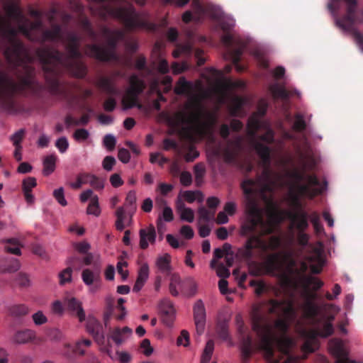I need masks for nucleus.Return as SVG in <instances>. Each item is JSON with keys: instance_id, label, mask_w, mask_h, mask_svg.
Here are the masks:
<instances>
[{"instance_id": "nucleus-1", "label": "nucleus", "mask_w": 363, "mask_h": 363, "mask_svg": "<svg viewBox=\"0 0 363 363\" xmlns=\"http://www.w3.org/2000/svg\"><path fill=\"white\" fill-rule=\"evenodd\" d=\"M284 172L279 175L265 169L257 181L243 182L247 202L242 233H270L286 218L291 220V229L302 232L308 228L307 214L301 208L300 199H311L320 194L323 187L304 169L284 167Z\"/></svg>"}, {"instance_id": "nucleus-2", "label": "nucleus", "mask_w": 363, "mask_h": 363, "mask_svg": "<svg viewBox=\"0 0 363 363\" xmlns=\"http://www.w3.org/2000/svg\"><path fill=\"white\" fill-rule=\"evenodd\" d=\"M174 91L177 94H186L188 100L182 110L169 118V124L181 128L182 135L193 141L210 134L216 121V113L203 106L201 101L206 98V93L201 85L193 86L184 77H181Z\"/></svg>"}, {"instance_id": "nucleus-3", "label": "nucleus", "mask_w": 363, "mask_h": 363, "mask_svg": "<svg viewBox=\"0 0 363 363\" xmlns=\"http://www.w3.org/2000/svg\"><path fill=\"white\" fill-rule=\"evenodd\" d=\"M270 313L282 315L284 319H278L272 325L264 317L255 316L253 320V330L259 337V347L264 351L265 358L272 361L274 343L279 351L286 356L283 363H299L297 357L289 354L294 341L286 333L289 324L296 317V311L289 301H271L267 306Z\"/></svg>"}, {"instance_id": "nucleus-4", "label": "nucleus", "mask_w": 363, "mask_h": 363, "mask_svg": "<svg viewBox=\"0 0 363 363\" xmlns=\"http://www.w3.org/2000/svg\"><path fill=\"white\" fill-rule=\"evenodd\" d=\"M289 257L282 253L274 254L267 257L260 264V273L279 277L286 284H294L296 288H302L305 293L310 290H317L323 282L317 278L305 276L303 273L311 268L313 273H319L325 263L323 247L318 243L313 248L306 261L301 264L300 269H294V263L288 264Z\"/></svg>"}, {"instance_id": "nucleus-5", "label": "nucleus", "mask_w": 363, "mask_h": 363, "mask_svg": "<svg viewBox=\"0 0 363 363\" xmlns=\"http://www.w3.org/2000/svg\"><path fill=\"white\" fill-rule=\"evenodd\" d=\"M6 16H0V28L3 32L4 37L9 43L5 50L7 58L13 62H18L24 55L25 50L21 43L15 38L18 33H22L30 39L38 40L33 33H41L42 30L39 23H30L21 15L18 7L15 4L9 5L6 7Z\"/></svg>"}, {"instance_id": "nucleus-6", "label": "nucleus", "mask_w": 363, "mask_h": 363, "mask_svg": "<svg viewBox=\"0 0 363 363\" xmlns=\"http://www.w3.org/2000/svg\"><path fill=\"white\" fill-rule=\"evenodd\" d=\"M303 318L308 323H314L313 330L303 329L301 323L296 325L297 332L306 338L303 346L305 352H312L318 347L317 337H326L333 333L332 320L333 317L322 316L318 313V308L311 301H306L303 307Z\"/></svg>"}, {"instance_id": "nucleus-7", "label": "nucleus", "mask_w": 363, "mask_h": 363, "mask_svg": "<svg viewBox=\"0 0 363 363\" xmlns=\"http://www.w3.org/2000/svg\"><path fill=\"white\" fill-rule=\"evenodd\" d=\"M343 3L347 7L346 16L341 19L337 18L335 23L343 32L351 33L357 45L363 52V36L354 29L355 25L363 22V9L358 12L356 11V0H331L328 4V9L333 15Z\"/></svg>"}, {"instance_id": "nucleus-8", "label": "nucleus", "mask_w": 363, "mask_h": 363, "mask_svg": "<svg viewBox=\"0 0 363 363\" xmlns=\"http://www.w3.org/2000/svg\"><path fill=\"white\" fill-rule=\"evenodd\" d=\"M266 104L260 105L257 112L253 114L249 119L247 123L248 134L251 137L252 145L258 155L264 162H267L269 157V150L260 142L254 141L255 133L257 130L263 128L266 130L265 134L262 137L261 140L266 143H270L273 138V133L266 123L259 121V117L263 116L266 111Z\"/></svg>"}, {"instance_id": "nucleus-9", "label": "nucleus", "mask_w": 363, "mask_h": 363, "mask_svg": "<svg viewBox=\"0 0 363 363\" xmlns=\"http://www.w3.org/2000/svg\"><path fill=\"white\" fill-rule=\"evenodd\" d=\"M244 85L245 83L242 81H232L230 79L225 78L222 88L219 89L220 91L218 92L216 100L219 103H225L229 101L231 113L233 115H238L240 108L247 103V101L245 99L234 96L232 90L235 88H242Z\"/></svg>"}, {"instance_id": "nucleus-10", "label": "nucleus", "mask_w": 363, "mask_h": 363, "mask_svg": "<svg viewBox=\"0 0 363 363\" xmlns=\"http://www.w3.org/2000/svg\"><path fill=\"white\" fill-rule=\"evenodd\" d=\"M203 77L206 79L211 86V90L205 91L206 98L211 97L216 99L219 89L222 88L225 77L221 72L213 68L206 69L203 73Z\"/></svg>"}, {"instance_id": "nucleus-11", "label": "nucleus", "mask_w": 363, "mask_h": 363, "mask_svg": "<svg viewBox=\"0 0 363 363\" xmlns=\"http://www.w3.org/2000/svg\"><path fill=\"white\" fill-rule=\"evenodd\" d=\"M144 88V83L138 77L133 75L130 78V86L122 99L124 109L132 108L136 105L137 96Z\"/></svg>"}, {"instance_id": "nucleus-12", "label": "nucleus", "mask_w": 363, "mask_h": 363, "mask_svg": "<svg viewBox=\"0 0 363 363\" xmlns=\"http://www.w3.org/2000/svg\"><path fill=\"white\" fill-rule=\"evenodd\" d=\"M82 279L88 287L91 294L96 293L101 287V279L99 270L84 269L82 272Z\"/></svg>"}, {"instance_id": "nucleus-13", "label": "nucleus", "mask_w": 363, "mask_h": 363, "mask_svg": "<svg viewBox=\"0 0 363 363\" xmlns=\"http://www.w3.org/2000/svg\"><path fill=\"white\" fill-rule=\"evenodd\" d=\"M281 245V240L276 237H272L268 242H266L257 235H252L249 238L246 243V247L248 250L252 248H259L262 250H274Z\"/></svg>"}, {"instance_id": "nucleus-14", "label": "nucleus", "mask_w": 363, "mask_h": 363, "mask_svg": "<svg viewBox=\"0 0 363 363\" xmlns=\"http://www.w3.org/2000/svg\"><path fill=\"white\" fill-rule=\"evenodd\" d=\"M65 309L72 316L78 318L80 323L85 320V311L82 306V303L74 297L67 298L65 300Z\"/></svg>"}, {"instance_id": "nucleus-15", "label": "nucleus", "mask_w": 363, "mask_h": 363, "mask_svg": "<svg viewBox=\"0 0 363 363\" xmlns=\"http://www.w3.org/2000/svg\"><path fill=\"white\" fill-rule=\"evenodd\" d=\"M159 310L163 323L171 327L175 319V309L171 301L168 299L162 300L159 305Z\"/></svg>"}, {"instance_id": "nucleus-16", "label": "nucleus", "mask_w": 363, "mask_h": 363, "mask_svg": "<svg viewBox=\"0 0 363 363\" xmlns=\"http://www.w3.org/2000/svg\"><path fill=\"white\" fill-rule=\"evenodd\" d=\"M140 235V247L145 250L150 245L155 244L156 241V231L152 225H149L146 228L141 229Z\"/></svg>"}, {"instance_id": "nucleus-17", "label": "nucleus", "mask_w": 363, "mask_h": 363, "mask_svg": "<svg viewBox=\"0 0 363 363\" xmlns=\"http://www.w3.org/2000/svg\"><path fill=\"white\" fill-rule=\"evenodd\" d=\"M194 320L197 332L202 333L206 323V311L201 301H198L194 308Z\"/></svg>"}, {"instance_id": "nucleus-18", "label": "nucleus", "mask_w": 363, "mask_h": 363, "mask_svg": "<svg viewBox=\"0 0 363 363\" xmlns=\"http://www.w3.org/2000/svg\"><path fill=\"white\" fill-rule=\"evenodd\" d=\"M211 9L215 10L216 13L212 14L214 18L218 19V23L220 28L225 31L228 32L232 28L235 26V20L230 16L225 15L221 9L218 7H211Z\"/></svg>"}, {"instance_id": "nucleus-19", "label": "nucleus", "mask_w": 363, "mask_h": 363, "mask_svg": "<svg viewBox=\"0 0 363 363\" xmlns=\"http://www.w3.org/2000/svg\"><path fill=\"white\" fill-rule=\"evenodd\" d=\"M177 211L182 221L192 223L194 220V211L185 206L182 199L179 198L176 202Z\"/></svg>"}, {"instance_id": "nucleus-20", "label": "nucleus", "mask_w": 363, "mask_h": 363, "mask_svg": "<svg viewBox=\"0 0 363 363\" xmlns=\"http://www.w3.org/2000/svg\"><path fill=\"white\" fill-rule=\"evenodd\" d=\"M132 333V330L128 327H124L122 329L116 328L111 332L108 339H111L117 345H121L130 337Z\"/></svg>"}, {"instance_id": "nucleus-21", "label": "nucleus", "mask_w": 363, "mask_h": 363, "mask_svg": "<svg viewBox=\"0 0 363 363\" xmlns=\"http://www.w3.org/2000/svg\"><path fill=\"white\" fill-rule=\"evenodd\" d=\"M100 324L99 321L94 318L89 317L86 323V330L89 333L93 335L97 343L100 345V348L104 345V336L99 334Z\"/></svg>"}, {"instance_id": "nucleus-22", "label": "nucleus", "mask_w": 363, "mask_h": 363, "mask_svg": "<svg viewBox=\"0 0 363 363\" xmlns=\"http://www.w3.org/2000/svg\"><path fill=\"white\" fill-rule=\"evenodd\" d=\"M41 60L45 64L44 69L47 71H52L53 69L49 67V65H53L56 66L58 64L65 65L63 62L62 56L57 52L46 51L45 56L41 57Z\"/></svg>"}, {"instance_id": "nucleus-23", "label": "nucleus", "mask_w": 363, "mask_h": 363, "mask_svg": "<svg viewBox=\"0 0 363 363\" xmlns=\"http://www.w3.org/2000/svg\"><path fill=\"white\" fill-rule=\"evenodd\" d=\"M149 272L150 270L148 264L147 263H143L138 270L137 280L133 289V291L138 292L142 289L144 284L148 279Z\"/></svg>"}, {"instance_id": "nucleus-24", "label": "nucleus", "mask_w": 363, "mask_h": 363, "mask_svg": "<svg viewBox=\"0 0 363 363\" xmlns=\"http://www.w3.org/2000/svg\"><path fill=\"white\" fill-rule=\"evenodd\" d=\"M118 16L123 18L129 27L138 25V14L131 6L120 9Z\"/></svg>"}, {"instance_id": "nucleus-25", "label": "nucleus", "mask_w": 363, "mask_h": 363, "mask_svg": "<svg viewBox=\"0 0 363 363\" xmlns=\"http://www.w3.org/2000/svg\"><path fill=\"white\" fill-rule=\"evenodd\" d=\"M35 339V333L32 330L17 331L13 337V342L16 344H26Z\"/></svg>"}, {"instance_id": "nucleus-26", "label": "nucleus", "mask_w": 363, "mask_h": 363, "mask_svg": "<svg viewBox=\"0 0 363 363\" xmlns=\"http://www.w3.org/2000/svg\"><path fill=\"white\" fill-rule=\"evenodd\" d=\"M174 220V213L172 208L168 206L166 202L164 203L161 212L158 215L157 225L160 229L164 222L169 223Z\"/></svg>"}, {"instance_id": "nucleus-27", "label": "nucleus", "mask_w": 363, "mask_h": 363, "mask_svg": "<svg viewBox=\"0 0 363 363\" xmlns=\"http://www.w3.org/2000/svg\"><path fill=\"white\" fill-rule=\"evenodd\" d=\"M101 351L106 352L111 359L118 358L121 363H128L130 361L131 357L129 353L126 352H117L113 354L108 345L101 346Z\"/></svg>"}, {"instance_id": "nucleus-28", "label": "nucleus", "mask_w": 363, "mask_h": 363, "mask_svg": "<svg viewBox=\"0 0 363 363\" xmlns=\"http://www.w3.org/2000/svg\"><path fill=\"white\" fill-rule=\"evenodd\" d=\"M189 1L190 0H177L175 1V4L177 6L182 7L186 5ZM192 6L194 12V18L195 19H199L201 16L208 12L203 8L199 0H192Z\"/></svg>"}, {"instance_id": "nucleus-29", "label": "nucleus", "mask_w": 363, "mask_h": 363, "mask_svg": "<svg viewBox=\"0 0 363 363\" xmlns=\"http://www.w3.org/2000/svg\"><path fill=\"white\" fill-rule=\"evenodd\" d=\"M170 263L171 256L167 253L158 256L155 262L157 267L163 273H169L171 272Z\"/></svg>"}, {"instance_id": "nucleus-30", "label": "nucleus", "mask_w": 363, "mask_h": 363, "mask_svg": "<svg viewBox=\"0 0 363 363\" xmlns=\"http://www.w3.org/2000/svg\"><path fill=\"white\" fill-rule=\"evenodd\" d=\"M15 90V85L4 74L0 73V94H9Z\"/></svg>"}, {"instance_id": "nucleus-31", "label": "nucleus", "mask_w": 363, "mask_h": 363, "mask_svg": "<svg viewBox=\"0 0 363 363\" xmlns=\"http://www.w3.org/2000/svg\"><path fill=\"white\" fill-rule=\"evenodd\" d=\"M117 217L116 221V228L119 230H123L130 223V219H128L125 215V211L123 207H120L116 212Z\"/></svg>"}, {"instance_id": "nucleus-32", "label": "nucleus", "mask_w": 363, "mask_h": 363, "mask_svg": "<svg viewBox=\"0 0 363 363\" xmlns=\"http://www.w3.org/2000/svg\"><path fill=\"white\" fill-rule=\"evenodd\" d=\"M56 160L57 157L54 155H50L45 157L43 160V174L45 175H49L54 172Z\"/></svg>"}, {"instance_id": "nucleus-33", "label": "nucleus", "mask_w": 363, "mask_h": 363, "mask_svg": "<svg viewBox=\"0 0 363 363\" xmlns=\"http://www.w3.org/2000/svg\"><path fill=\"white\" fill-rule=\"evenodd\" d=\"M182 196L189 203H192L194 201L201 203L203 201V196L199 191H185L182 193Z\"/></svg>"}, {"instance_id": "nucleus-34", "label": "nucleus", "mask_w": 363, "mask_h": 363, "mask_svg": "<svg viewBox=\"0 0 363 363\" xmlns=\"http://www.w3.org/2000/svg\"><path fill=\"white\" fill-rule=\"evenodd\" d=\"M22 247L23 245L19 240L16 239H10L7 240L5 249L7 252L11 254L19 255H21V248Z\"/></svg>"}, {"instance_id": "nucleus-35", "label": "nucleus", "mask_w": 363, "mask_h": 363, "mask_svg": "<svg viewBox=\"0 0 363 363\" xmlns=\"http://www.w3.org/2000/svg\"><path fill=\"white\" fill-rule=\"evenodd\" d=\"M210 266L212 269L216 270L218 277L225 279L230 276L228 267L227 266H223V264H217V263H216V259H212Z\"/></svg>"}, {"instance_id": "nucleus-36", "label": "nucleus", "mask_w": 363, "mask_h": 363, "mask_svg": "<svg viewBox=\"0 0 363 363\" xmlns=\"http://www.w3.org/2000/svg\"><path fill=\"white\" fill-rule=\"evenodd\" d=\"M270 91L273 97L275 99H286L289 96V93H288L284 87L280 86L277 84L270 86Z\"/></svg>"}, {"instance_id": "nucleus-37", "label": "nucleus", "mask_w": 363, "mask_h": 363, "mask_svg": "<svg viewBox=\"0 0 363 363\" xmlns=\"http://www.w3.org/2000/svg\"><path fill=\"white\" fill-rule=\"evenodd\" d=\"M86 213L89 215H93L98 217L101 213V209L99 203L98 196L92 197L86 209Z\"/></svg>"}, {"instance_id": "nucleus-38", "label": "nucleus", "mask_w": 363, "mask_h": 363, "mask_svg": "<svg viewBox=\"0 0 363 363\" xmlns=\"http://www.w3.org/2000/svg\"><path fill=\"white\" fill-rule=\"evenodd\" d=\"M213 350L214 342L212 340H208L203 350L201 363H208L209 361L211 360Z\"/></svg>"}, {"instance_id": "nucleus-39", "label": "nucleus", "mask_w": 363, "mask_h": 363, "mask_svg": "<svg viewBox=\"0 0 363 363\" xmlns=\"http://www.w3.org/2000/svg\"><path fill=\"white\" fill-rule=\"evenodd\" d=\"M240 350L245 357H247L252 353V339L250 337L247 336L242 338L240 343Z\"/></svg>"}, {"instance_id": "nucleus-40", "label": "nucleus", "mask_w": 363, "mask_h": 363, "mask_svg": "<svg viewBox=\"0 0 363 363\" xmlns=\"http://www.w3.org/2000/svg\"><path fill=\"white\" fill-rule=\"evenodd\" d=\"M91 345V340L88 339H81L75 344L74 352L84 355L86 352V349Z\"/></svg>"}, {"instance_id": "nucleus-41", "label": "nucleus", "mask_w": 363, "mask_h": 363, "mask_svg": "<svg viewBox=\"0 0 363 363\" xmlns=\"http://www.w3.org/2000/svg\"><path fill=\"white\" fill-rule=\"evenodd\" d=\"M199 223L201 221L208 222L214 218V212L210 211L205 207H200L198 209Z\"/></svg>"}, {"instance_id": "nucleus-42", "label": "nucleus", "mask_w": 363, "mask_h": 363, "mask_svg": "<svg viewBox=\"0 0 363 363\" xmlns=\"http://www.w3.org/2000/svg\"><path fill=\"white\" fill-rule=\"evenodd\" d=\"M60 284L64 285L70 283L72 280V269L71 267H67L62 270L59 274Z\"/></svg>"}, {"instance_id": "nucleus-43", "label": "nucleus", "mask_w": 363, "mask_h": 363, "mask_svg": "<svg viewBox=\"0 0 363 363\" xmlns=\"http://www.w3.org/2000/svg\"><path fill=\"white\" fill-rule=\"evenodd\" d=\"M181 285V280L178 275L172 274L169 284V291L174 296L179 295V289H177Z\"/></svg>"}, {"instance_id": "nucleus-44", "label": "nucleus", "mask_w": 363, "mask_h": 363, "mask_svg": "<svg viewBox=\"0 0 363 363\" xmlns=\"http://www.w3.org/2000/svg\"><path fill=\"white\" fill-rule=\"evenodd\" d=\"M89 132L84 128L77 129L73 133L74 139L79 143L86 141L89 138Z\"/></svg>"}, {"instance_id": "nucleus-45", "label": "nucleus", "mask_w": 363, "mask_h": 363, "mask_svg": "<svg viewBox=\"0 0 363 363\" xmlns=\"http://www.w3.org/2000/svg\"><path fill=\"white\" fill-rule=\"evenodd\" d=\"M240 54H241V50L240 49H238V50H235L234 52H230V56L225 57L226 58H229L233 61L236 70L238 72H241L243 69V67H241L238 64L239 57H240Z\"/></svg>"}, {"instance_id": "nucleus-46", "label": "nucleus", "mask_w": 363, "mask_h": 363, "mask_svg": "<svg viewBox=\"0 0 363 363\" xmlns=\"http://www.w3.org/2000/svg\"><path fill=\"white\" fill-rule=\"evenodd\" d=\"M189 343V334L186 330H183L177 340V345L178 346L188 347Z\"/></svg>"}, {"instance_id": "nucleus-47", "label": "nucleus", "mask_w": 363, "mask_h": 363, "mask_svg": "<svg viewBox=\"0 0 363 363\" xmlns=\"http://www.w3.org/2000/svg\"><path fill=\"white\" fill-rule=\"evenodd\" d=\"M191 49V45L189 43H186L183 45H179L177 48L173 52L172 55L174 57L177 58L182 54H186L190 52Z\"/></svg>"}, {"instance_id": "nucleus-48", "label": "nucleus", "mask_w": 363, "mask_h": 363, "mask_svg": "<svg viewBox=\"0 0 363 363\" xmlns=\"http://www.w3.org/2000/svg\"><path fill=\"white\" fill-rule=\"evenodd\" d=\"M116 139L114 135L108 134L104 138V145L108 151H112L116 145Z\"/></svg>"}, {"instance_id": "nucleus-49", "label": "nucleus", "mask_w": 363, "mask_h": 363, "mask_svg": "<svg viewBox=\"0 0 363 363\" xmlns=\"http://www.w3.org/2000/svg\"><path fill=\"white\" fill-rule=\"evenodd\" d=\"M93 54L101 60H109L111 59V55L108 52L97 46L93 47Z\"/></svg>"}, {"instance_id": "nucleus-50", "label": "nucleus", "mask_w": 363, "mask_h": 363, "mask_svg": "<svg viewBox=\"0 0 363 363\" xmlns=\"http://www.w3.org/2000/svg\"><path fill=\"white\" fill-rule=\"evenodd\" d=\"M142 352L147 357L150 356L154 352V348L152 347L148 339H144L140 344Z\"/></svg>"}, {"instance_id": "nucleus-51", "label": "nucleus", "mask_w": 363, "mask_h": 363, "mask_svg": "<svg viewBox=\"0 0 363 363\" xmlns=\"http://www.w3.org/2000/svg\"><path fill=\"white\" fill-rule=\"evenodd\" d=\"M254 57L257 60V61L260 63L263 67H267L268 62L265 57V54L263 50L259 48L255 50L252 52Z\"/></svg>"}, {"instance_id": "nucleus-52", "label": "nucleus", "mask_w": 363, "mask_h": 363, "mask_svg": "<svg viewBox=\"0 0 363 363\" xmlns=\"http://www.w3.org/2000/svg\"><path fill=\"white\" fill-rule=\"evenodd\" d=\"M55 146L61 153H65L69 147L68 140L65 137H61L56 140Z\"/></svg>"}, {"instance_id": "nucleus-53", "label": "nucleus", "mask_w": 363, "mask_h": 363, "mask_svg": "<svg viewBox=\"0 0 363 363\" xmlns=\"http://www.w3.org/2000/svg\"><path fill=\"white\" fill-rule=\"evenodd\" d=\"M116 163V160L113 157L106 156L102 161V167L105 170L110 172L113 169Z\"/></svg>"}, {"instance_id": "nucleus-54", "label": "nucleus", "mask_w": 363, "mask_h": 363, "mask_svg": "<svg viewBox=\"0 0 363 363\" xmlns=\"http://www.w3.org/2000/svg\"><path fill=\"white\" fill-rule=\"evenodd\" d=\"M60 34V29L58 27H55L52 30L47 31L43 33V40H56Z\"/></svg>"}, {"instance_id": "nucleus-55", "label": "nucleus", "mask_w": 363, "mask_h": 363, "mask_svg": "<svg viewBox=\"0 0 363 363\" xmlns=\"http://www.w3.org/2000/svg\"><path fill=\"white\" fill-rule=\"evenodd\" d=\"M53 195L57 202L62 206H65L67 204V202L65 198L64 195V189L63 188L60 187L59 189H57L54 191Z\"/></svg>"}, {"instance_id": "nucleus-56", "label": "nucleus", "mask_w": 363, "mask_h": 363, "mask_svg": "<svg viewBox=\"0 0 363 363\" xmlns=\"http://www.w3.org/2000/svg\"><path fill=\"white\" fill-rule=\"evenodd\" d=\"M180 235L185 239L190 240L194 238V232L189 225H183L179 230Z\"/></svg>"}, {"instance_id": "nucleus-57", "label": "nucleus", "mask_w": 363, "mask_h": 363, "mask_svg": "<svg viewBox=\"0 0 363 363\" xmlns=\"http://www.w3.org/2000/svg\"><path fill=\"white\" fill-rule=\"evenodd\" d=\"M128 263L125 261H119L117 264L118 273L121 276L123 279H126L128 276V271L126 269Z\"/></svg>"}, {"instance_id": "nucleus-58", "label": "nucleus", "mask_w": 363, "mask_h": 363, "mask_svg": "<svg viewBox=\"0 0 363 363\" xmlns=\"http://www.w3.org/2000/svg\"><path fill=\"white\" fill-rule=\"evenodd\" d=\"M36 184V179L34 177H28L25 179L23 182V191H31Z\"/></svg>"}, {"instance_id": "nucleus-59", "label": "nucleus", "mask_w": 363, "mask_h": 363, "mask_svg": "<svg viewBox=\"0 0 363 363\" xmlns=\"http://www.w3.org/2000/svg\"><path fill=\"white\" fill-rule=\"evenodd\" d=\"M32 318L34 323L37 325H40L48 322L47 317L42 311L35 313Z\"/></svg>"}, {"instance_id": "nucleus-60", "label": "nucleus", "mask_w": 363, "mask_h": 363, "mask_svg": "<svg viewBox=\"0 0 363 363\" xmlns=\"http://www.w3.org/2000/svg\"><path fill=\"white\" fill-rule=\"evenodd\" d=\"M150 161L151 163H157L162 165L167 162V159L160 152H154L150 154Z\"/></svg>"}, {"instance_id": "nucleus-61", "label": "nucleus", "mask_w": 363, "mask_h": 363, "mask_svg": "<svg viewBox=\"0 0 363 363\" xmlns=\"http://www.w3.org/2000/svg\"><path fill=\"white\" fill-rule=\"evenodd\" d=\"M118 157L119 160L123 163H128L130 160V155L128 150L125 148H121L118 150Z\"/></svg>"}, {"instance_id": "nucleus-62", "label": "nucleus", "mask_w": 363, "mask_h": 363, "mask_svg": "<svg viewBox=\"0 0 363 363\" xmlns=\"http://www.w3.org/2000/svg\"><path fill=\"white\" fill-rule=\"evenodd\" d=\"M24 135V130H19L18 131L16 132L11 138V141L13 142V144L16 146H21V142L23 140Z\"/></svg>"}, {"instance_id": "nucleus-63", "label": "nucleus", "mask_w": 363, "mask_h": 363, "mask_svg": "<svg viewBox=\"0 0 363 363\" xmlns=\"http://www.w3.org/2000/svg\"><path fill=\"white\" fill-rule=\"evenodd\" d=\"M20 267V264L16 259L11 260V263L5 266L4 269H1L2 272H13L17 271Z\"/></svg>"}, {"instance_id": "nucleus-64", "label": "nucleus", "mask_w": 363, "mask_h": 363, "mask_svg": "<svg viewBox=\"0 0 363 363\" xmlns=\"http://www.w3.org/2000/svg\"><path fill=\"white\" fill-rule=\"evenodd\" d=\"M222 41L225 45H233L238 44V40L230 33H226L223 35Z\"/></svg>"}]
</instances>
